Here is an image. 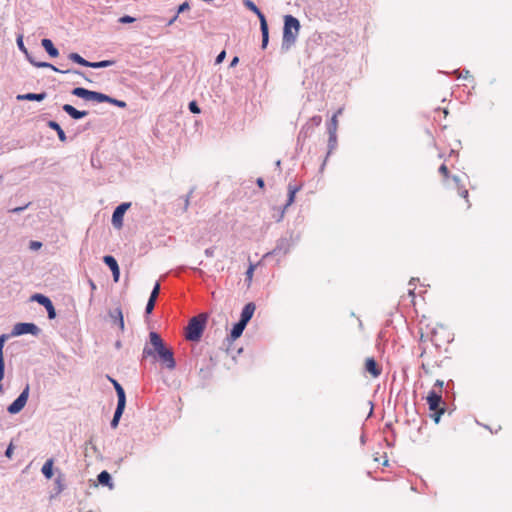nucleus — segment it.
Listing matches in <instances>:
<instances>
[{
  "label": "nucleus",
  "mask_w": 512,
  "mask_h": 512,
  "mask_svg": "<svg viewBox=\"0 0 512 512\" xmlns=\"http://www.w3.org/2000/svg\"><path fill=\"white\" fill-rule=\"evenodd\" d=\"M159 291H160V283L159 282H156L152 291H151V294L149 296V299H152V300H155L157 299L158 297V294H159Z\"/></svg>",
  "instance_id": "obj_40"
},
{
  "label": "nucleus",
  "mask_w": 512,
  "mask_h": 512,
  "mask_svg": "<svg viewBox=\"0 0 512 512\" xmlns=\"http://www.w3.org/2000/svg\"><path fill=\"white\" fill-rule=\"evenodd\" d=\"M150 345H145L142 351V359L152 357L154 360H158L168 370H174L176 368V360L174 358L173 350L166 346L161 336L151 331L149 333Z\"/></svg>",
  "instance_id": "obj_1"
},
{
  "label": "nucleus",
  "mask_w": 512,
  "mask_h": 512,
  "mask_svg": "<svg viewBox=\"0 0 512 512\" xmlns=\"http://www.w3.org/2000/svg\"><path fill=\"white\" fill-rule=\"evenodd\" d=\"M226 57V51L225 50H222L217 56H216V59H215V64H220L224 61Z\"/></svg>",
  "instance_id": "obj_47"
},
{
  "label": "nucleus",
  "mask_w": 512,
  "mask_h": 512,
  "mask_svg": "<svg viewBox=\"0 0 512 512\" xmlns=\"http://www.w3.org/2000/svg\"><path fill=\"white\" fill-rule=\"evenodd\" d=\"M419 281L418 278H411V280L409 281V285L410 286H414L416 284V282Z\"/></svg>",
  "instance_id": "obj_62"
},
{
  "label": "nucleus",
  "mask_w": 512,
  "mask_h": 512,
  "mask_svg": "<svg viewBox=\"0 0 512 512\" xmlns=\"http://www.w3.org/2000/svg\"><path fill=\"white\" fill-rule=\"evenodd\" d=\"M136 21V18L130 15H123L118 19V22L121 24H130L134 23Z\"/></svg>",
  "instance_id": "obj_39"
},
{
  "label": "nucleus",
  "mask_w": 512,
  "mask_h": 512,
  "mask_svg": "<svg viewBox=\"0 0 512 512\" xmlns=\"http://www.w3.org/2000/svg\"><path fill=\"white\" fill-rule=\"evenodd\" d=\"M195 191V187H192L188 194L186 196L183 197V202H184V206H183V211H186L189 207V203H190V198L192 196V194L194 193Z\"/></svg>",
  "instance_id": "obj_37"
},
{
  "label": "nucleus",
  "mask_w": 512,
  "mask_h": 512,
  "mask_svg": "<svg viewBox=\"0 0 512 512\" xmlns=\"http://www.w3.org/2000/svg\"><path fill=\"white\" fill-rule=\"evenodd\" d=\"M239 62V58L237 56L233 57L231 62H230V67H234L238 64Z\"/></svg>",
  "instance_id": "obj_59"
},
{
  "label": "nucleus",
  "mask_w": 512,
  "mask_h": 512,
  "mask_svg": "<svg viewBox=\"0 0 512 512\" xmlns=\"http://www.w3.org/2000/svg\"><path fill=\"white\" fill-rule=\"evenodd\" d=\"M254 272V265H250L246 271V279L251 281Z\"/></svg>",
  "instance_id": "obj_51"
},
{
  "label": "nucleus",
  "mask_w": 512,
  "mask_h": 512,
  "mask_svg": "<svg viewBox=\"0 0 512 512\" xmlns=\"http://www.w3.org/2000/svg\"><path fill=\"white\" fill-rule=\"evenodd\" d=\"M34 66L37 68H49L51 66V63L44 62V61H37L34 63Z\"/></svg>",
  "instance_id": "obj_50"
},
{
  "label": "nucleus",
  "mask_w": 512,
  "mask_h": 512,
  "mask_svg": "<svg viewBox=\"0 0 512 512\" xmlns=\"http://www.w3.org/2000/svg\"><path fill=\"white\" fill-rule=\"evenodd\" d=\"M71 94L86 101H94L97 103H104V100H107V94L98 91H92L84 87L73 88Z\"/></svg>",
  "instance_id": "obj_5"
},
{
  "label": "nucleus",
  "mask_w": 512,
  "mask_h": 512,
  "mask_svg": "<svg viewBox=\"0 0 512 512\" xmlns=\"http://www.w3.org/2000/svg\"><path fill=\"white\" fill-rule=\"evenodd\" d=\"M313 130V125L306 123L301 130L299 131L297 141L298 143L304 141L306 138H308Z\"/></svg>",
  "instance_id": "obj_27"
},
{
  "label": "nucleus",
  "mask_w": 512,
  "mask_h": 512,
  "mask_svg": "<svg viewBox=\"0 0 512 512\" xmlns=\"http://www.w3.org/2000/svg\"><path fill=\"white\" fill-rule=\"evenodd\" d=\"M108 378H109V380L111 381V383L114 386V389H115L116 394H117V400H126L125 390L122 387V385L117 380H115V379H113L111 377H108Z\"/></svg>",
  "instance_id": "obj_28"
},
{
  "label": "nucleus",
  "mask_w": 512,
  "mask_h": 512,
  "mask_svg": "<svg viewBox=\"0 0 512 512\" xmlns=\"http://www.w3.org/2000/svg\"><path fill=\"white\" fill-rule=\"evenodd\" d=\"M408 295H409L410 297H412L413 299L415 298V290H414V288H413V289H409V291H408Z\"/></svg>",
  "instance_id": "obj_64"
},
{
  "label": "nucleus",
  "mask_w": 512,
  "mask_h": 512,
  "mask_svg": "<svg viewBox=\"0 0 512 512\" xmlns=\"http://www.w3.org/2000/svg\"><path fill=\"white\" fill-rule=\"evenodd\" d=\"M155 300L148 299L145 307V315H150L155 307Z\"/></svg>",
  "instance_id": "obj_42"
},
{
  "label": "nucleus",
  "mask_w": 512,
  "mask_h": 512,
  "mask_svg": "<svg viewBox=\"0 0 512 512\" xmlns=\"http://www.w3.org/2000/svg\"><path fill=\"white\" fill-rule=\"evenodd\" d=\"M8 339L7 334L0 335V382H2L4 375H5V362H4V355H3V348L5 345L6 340ZM3 392V386L2 383H0V393Z\"/></svg>",
  "instance_id": "obj_15"
},
{
  "label": "nucleus",
  "mask_w": 512,
  "mask_h": 512,
  "mask_svg": "<svg viewBox=\"0 0 512 512\" xmlns=\"http://www.w3.org/2000/svg\"><path fill=\"white\" fill-rule=\"evenodd\" d=\"M97 480L100 485L107 486L110 489H112L114 486L113 482H112L111 475L106 470H104L98 474Z\"/></svg>",
  "instance_id": "obj_24"
},
{
  "label": "nucleus",
  "mask_w": 512,
  "mask_h": 512,
  "mask_svg": "<svg viewBox=\"0 0 512 512\" xmlns=\"http://www.w3.org/2000/svg\"><path fill=\"white\" fill-rule=\"evenodd\" d=\"M204 253L207 257H213L214 256V248L209 247V248L205 249Z\"/></svg>",
  "instance_id": "obj_55"
},
{
  "label": "nucleus",
  "mask_w": 512,
  "mask_h": 512,
  "mask_svg": "<svg viewBox=\"0 0 512 512\" xmlns=\"http://www.w3.org/2000/svg\"><path fill=\"white\" fill-rule=\"evenodd\" d=\"M426 400L429 406V410H439L440 408H445L442 394L440 391L432 389L428 393Z\"/></svg>",
  "instance_id": "obj_11"
},
{
  "label": "nucleus",
  "mask_w": 512,
  "mask_h": 512,
  "mask_svg": "<svg viewBox=\"0 0 512 512\" xmlns=\"http://www.w3.org/2000/svg\"><path fill=\"white\" fill-rule=\"evenodd\" d=\"M208 316L204 313L193 316L186 327L185 338L192 342L201 339L207 324Z\"/></svg>",
  "instance_id": "obj_3"
},
{
  "label": "nucleus",
  "mask_w": 512,
  "mask_h": 512,
  "mask_svg": "<svg viewBox=\"0 0 512 512\" xmlns=\"http://www.w3.org/2000/svg\"><path fill=\"white\" fill-rule=\"evenodd\" d=\"M25 55V58L27 59V61L34 66V63L37 62V60H35V58L31 55V53H29V51L27 50V54H24Z\"/></svg>",
  "instance_id": "obj_53"
},
{
  "label": "nucleus",
  "mask_w": 512,
  "mask_h": 512,
  "mask_svg": "<svg viewBox=\"0 0 512 512\" xmlns=\"http://www.w3.org/2000/svg\"><path fill=\"white\" fill-rule=\"evenodd\" d=\"M103 262L105 263V265H107L109 267V269L111 270L112 272V276H113V280L115 282H118L119 279H120V268H119V265H118V262L117 260L115 259L114 256L112 255H105L103 257Z\"/></svg>",
  "instance_id": "obj_12"
},
{
  "label": "nucleus",
  "mask_w": 512,
  "mask_h": 512,
  "mask_svg": "<svg viewBox=\"0 0 512 512\" xmlns=\"http://www.w3.org/2000/svg\"><path fill=\"white\" fill-rule=\"evenodd\" d=\"M88 282H89V285H90L91 289H92V290H96V284L94 283V281H93V280H91V279H89V281H88Z\"/></svg>",
  "instance_id": "obj_63"
},
{
  "label": "nucleus",
  "mask_w": 512,
  "mask_h": 512,
  "mask_svg": "<svg viewBox=\"0 0 512 512\" xmlns=\"http://www.w3.org/2000/svg\"><path fill=\"white\" fill-rule=\"evenodd\" d=\"M104 102L110 103V104L120 107V108H125L127 106V103L125 101L113 98L109 95H107V100H104Z\"/></svg>",
  "instance_id": "obj_34"
},
{
  "label": "nucleus",
  "mask_w": 512,
  "mask_h": 512,
  "mask_svg": "<svg viewBox=\"0 0 512 512\" xmlns=\"http://www.w3.org/2000/svg\"><path fill=\"white\" fill-rule=\"evenodd\" d=\"M336 117H337L336 114L333 115V117L331 119V122L328 125V128H327L328 134H330L331 132L336 133V131H337V120H336Z\"/></svg>",
  "instance_id": "obj_38"
},
{
  "label": "nucleus",
  "mask_w": 512,
  "mask_h": 512,
  "mask_svg": "<svg viewBox=\"0 0 512 512\" xmlns=\"http://www.w3.org/2000/svg\"><path fill=\"white\" fill-rule=\"evenodd\" d=\"M246 326H247V324L238 320L236 323L233 324L232 329H231L230 334L228 335L227 339L230 341H235L236 339H238L242 335Z\"/></svg>",
  "instance_id": "obj_19"
},
{
  "label": "nucleus",
  "mask_w": 512,
  "mask_h": 512,
  "mask_svg": "<svg viewBox=\"0 0 512 512\" xmlns=\"http://www.w3.org/2000/svg\"><path fill=\"white\" fill-rule=\"evenodd\" d=\"M42 247V243L40 241H30L29 248L31 250H39Z\"/></svg>",
  "instance_id": "obj_46"
},
{
  "label": "nucleus",
  "mask_w": 512,
  "mask_h": 512,
  "mask_svg": "<svg viewBox=\"0 0 512 512\" xmlns=\"http://www.w3.org/2000/svg\"><path fill=\"white\" fill-rule=\"evenodd\" d=\"M31 300L37 302L38 304L42 305L46 309L49 319L56 318V315H57L56 310H55V307L49 297H47L43 294H40V293H36V294L32 295Z\"/></svg>",
  "instance_id": "obj_8"
},
{
  "label": "nucleus",
  "mask_w": 512,
  "mask_h": 512,
  "mask_svg": "<svg viewBox=\"0 0 512 512\" xmlns=\"http://www.w3.org/2000/svg\"><path fill=\"white\" fill-rule=\"evenodd\" d=\"M115 64L114 60H101L97 62H90L89 68L100 69L107 68Z\"/></svg>",
  "instance_id": "obj_31"
},
{
  "label": "nucleus",
  "mask_w": 512,
  "mask_h": 512,
  "mask_svg": "<svg viewBox=\"0 0 512 512\" xmlns=\"http://www.w3.org/2000/svg\"><path fill=\"white\" fill-rule=\"evenodd\" d=\"M451 178H452V180L454 181V183L456 184L457 189L459 188V186H463V185L461 184V179H460V177H459V176H457V175H452V176H451Z\"/></svg>",
  "instance_id": "obj_54"
},
{
  "label": "nucleus",
  "mask_w": 512,
  "mask_h": 512,
  "mask_svg": "<svg viewBox=\"0 0 512 512\" xmlns=\"http://www.w3.org/2000/svg\"><path fill=\"white\" fill-rule=\"evenodd\" d=\"M365 371L373 377H378L382 372L377 361L373 357H369L365 360Z\"/></svg>",
  "instance_id": "obj_17"
},
{
  "label": "nucleus",
  "mask_w": 512,
  "mask_h": 512,
  "mask_svg": "<svg viewBox=\"0 0 512 512\" xmlns=\"http://www.w3.org/2000/svg\"><path fill=\"white\" fill-rule=\"evenodd\" d=\"M190 8V5L187 1H184L182 4H180L177 8V14L183 13L184 11L188 10Z\"/></svg>",
  "instance_id": "obj_44"
},
{
  "label": "nucleus",
  "mask_w": 512,
  "mask_h": 512,
  "mask_svg": "<svg viewBox=\"0 0 512 512\" xmlns=\"http://www.w3.org/2000/svg\"><path fill=\"white\" fill-rule=\"evenodd\" d=\"M256 310V305L254 302H249L244 305L242 308V311L240 313V319L239 321H242L245 324H248L251 318L254 315V312Z\"/></svg>",
  "instance_id": "obj_16"
},
{
  "label": "nucleus",
  "mask_w": 512,
  "mask_h": 512,
  "mask_svg": "<svg viewBox=\"0 0 512 512\" xmlns=\"http://www.w3.org/2000/svg\"><path fill=\"white\" fill-rule=\"evenodd\" d=\"M439 173L442 174L445 178L450 177L449 170L445 164H442L439 169Z\"/></svg>",
  "instance_id": "obj_45"
},
{
  "label": "nucleus",
  "mask_w": 512,
  "mask_h": 512,
  "mask_svg": "<svg viewBox=\"0 0 512 512\" xmlns=\"http://www.w3.org/2000/svg\"><path fill=\"white\" fill-rule=\"evenodd\" d=\"M41 45L51 58H56L59 56V50L55 47L51 39L43 38L41 40Z\"/></svg>",
  "instance_id": "obj_20"
},
{
  "label": "nucleus",
  "mask_w": 512,
  "mask_h": 512,
  "mask_svg": "<svg viewBox=\"0 0 512 512\" xmlns=\"http://www.w3.org/2000/svg\"><path fill=\"white\" fill-rule=\"evenodd\" d=\"M298 239L299 236H296L294 238V233L292 231L288 232V236H283L279 238L276 242L274 249L270 252H267L263 256V259L267 260L272 256H285L290 252L291 248L296 244Z\"/></svg>",
  "instance_id": "obj_4"
},
{
  "label": "nucleus",
  "mask_w": 512,
  "mask_h": 512,
  "mask_svg": "<svg viewBox=\"0 0 512 512\" xmlns=\"http://www.w3.org/2000/svg\"><path fill=\"white\" fill-rule=\"evenodd\" d=\"M27 207H28V204L24 205V206L15 207V208L10 209L9 212L12 214H19L22 211H24Z\"/></svg>",
  "instance_id": "obj_49"
},
{
  "label": "nucleus",
  "mask_w": 512,
  "mask_h": 512,
  "mask_svg": "<svg viewBox=\"0 0 512 512\" xmlns=\"http://www.w3.org/2000/svg\"><path fill=\"white\" fill-rule=\"evenodd\" d=\"M30 392L29 384H26L18 397L7 407V412L11 415L18 414L25 407Z\"/></svg>",
  "instance_id": "obj_6"
},
{
  "label": "nucleus",
  "mask_w": 512,
  "mask_h": 512,
  "mask_svg": "<svg viewBox=\"0 0 512 512\" xmlns=\"http://www.w3.org/2000/svg\"><path fill=\"white\" fill-rule=\"evenodd\" d=\"M40 332L41 329L36 324L30 322H20L14 325L11 336H21L25 334L38 336Z\"/></svg>",
  "instance_id": "obj_7"
},
{
  "label": "nucleus",
  "mask_w": 512,
  "mask_h": 512,
  "mask_svg": "<svg viewBox=\"0 0 512 512\" xmlns=\"http://www.w3.org/2000/svg\"><path fill=\"white\" fill-rule=\"evenodd\" d=\"M119 421H120L119 419L113 417L112 420H111V423H110L111 427L112 428H116L118 423H119Z\"/></svg>",
  "instance_id": "obj_58"
},
{
  "label": "nucleus",
  "mask_w": 512,
  "mask_h": 512,
  "mask_svg": "<svg viewBox=\"0 0 512 512\" xmlns=\"http://www.w3.org/2000/svg\"><path fill=\"white\" fill-rule=\"evenodd\" d=\"M179 15L176 13V15H174L167 23L168 26H171L177 19H178Z\"/></svg>",
  "instance_id": "obj_60"
},
{
  "label": "nucleus",
  "mask_w": 512,
  "mask_h": 512,
  "mask_svg": "<svg viewBox=\"0 0 512 512\" xmlns=\"http://www.w3.org/2000/svg\"><path fill=\"white\" fill-rule=\"evenodd\" d=\"M256 184L259 188L263 189L265 187V181L263 178L259 177L256 180Z\"/></svg>",
  "instance_id": "obj_56"
},
{
  "label": "nucleus",
  "mask_w": 512,
  "mask_h": 512,
  "mask_svg": "<svg viewBox=\"0 0 512 512\" xmlns=\"http://www.w3.org/2000/svg\"><path fill=\"white\" fill-rule=\"evenodd\" d=\"M49 69L55 71V72H58V73H62V74H77V75H80L82 77H85L84 76V73L80 70H76V69H65V70H62V69H59L58 67H56L55 65L51 64V66L49 67Z\"/></svg>",
  "instance_id": "obj_32"
},
{
  "label": "nucleus",
  "mask_w": 512,
  "mask_h": 512,
  "mask_svg": "<svg viewBox=\"0 0 512 512\" xmlns=\"http://www.w3.org/2000/svg\"><path fill=\"white\" fill-rule=\"evenodd\" d=\"M301 28L300 21L293 15L284 16L283 36L281 50L289 51L296 43Z\"/></svg>",
  "instance_id": "obj_2"
},
{
  "label": "nucleus",
  "mask_w": 512,
  "mask_h": 512,
  "mask_svg": "<svg viewBox=\"0 0 512 512\" xmlns=\"http://www.w3.org/2000/svg\"><path fill=\"white\" fill-rule=\"evenodd\" d=\"M312 121L314 122V125H319L321 123V117L315 116L312 118Z\"/></svg>",
  "instance_id": "obj_61"
},
{
  "label": "nucleus",
  "mask_w": 512,
  "mask_h": 512,
  "mask_svg": "<svg viewBox=\"0 0 512 512\" xmlns=\"http://www.w3.org/2000/svg\"><path fill=\"white\" fill-rule=\"evenodd\" d=\"M188 109L193 114H199L201 112V109H200L197 101H195V100H192L189 102Z\"/></svg>",
  "instance_id": "obj_36"
},
{
  "label": "nucleus",
  "mask_w": 512,
  "mask_h": 512,
  "mask_svg": "<svg viewBox=\"0 0 512 512\" xmlns=\"http://www.w3.org/2000/svg\"><path fill=\"white\" fill-rule=\"evenodd\" d=\"M131 206V203L129 202H123L119 204L112 213V225L120 229L123 226V217L125 212L128 210V208Z\"/></svg>",
  "instance_id": "obj_9"
},
{
  "label": "nucleus",
  "mask_w": 512,
  "mask_h": 512,
  "mask_svg": "<svg viewBox=\"0 0 512 512\" xmlns=\"http://www.w3.org/2000/svg\"><path fill=\"white\" fill-rule=\"evenodd\" d=\"M434 413L432 415L435 423H439L441 416L445 413V408H440L439 410H432Z\"/></svg>",
  "instance_id": "obj_41"
},
{
  "label": "nucleus",
  "mask_w": 512,
  "mask_h": 512,
  "mask_svg": "<svg viewBox=\"0 0 512 512\" xmlns=\"http://www.w3.org/2000/svg\"><path fill=\"white\" fill-rule=\"evenodd\" d=\"M47 94L46 92L41 93H26V94H19L17 95V100L19 101H43L46 98Z\"/></svg>",
  "instance_id": "obj_21"
},
{
  "label": "nucleus",
  "mask_w": 512,
  "mask_h": 512,
  "mask_svg": "<svg viewBox=\"0 0 512 512\" xmlns=\"http://www.w3.org/2000/svg\"><path fill=\"white\" fill-rule=\"evenodd\" d=\"M68 59H70L74 63H76L78 65H81L83 67H89L90 66V61L84 59L79 53H76V52H71L68 55Z\"/></svg>",
  "instance_id": "obj_26"
},
{
  "label": "nucleus",
  "mask_w": 512,
  "mask_h": 512,
  "mask_svg": "<svg viewBox=\"0 0 512 512\" xmlns=\"http://www.w3.org/2000/svg\"><path fill=\"white\" fill-rule=\"evenodd\" d=\"M53 459H47L44 465L42 466L41 472L45 476V478L50 479L53 476Z\"/></svg>",
  "instance_id": "obj_29"
},
{
  "label": "nucleus",
  "mask_w": 512,
  "mask_h": 512,
  "mask_svg": "<svg viewBox=\"0 0 512 512\" xmlns=\"http://www.w3.org/2000/svg\"><path fill=\"white\" fill-rule=\"evenodd\" d=\"M109 316L112 319L113 323L117 325L121 331H124L125 323L123 313L120 307L115 308L109 312Z\"/></svg>",
  "instance_id": "obj_18"
},
{
  "label": "nucleus",
  "mask_w": 512,
  "mask_h": 512,
  "mask_svg": "<svg viewBox=\"0 0 512 512\" xmlns=\"http://www.w3.org/2000/svg\"><path fill=\"white\" fill-rule=\"evenodd\" d=\"M16 43H17V47L18 49L23 53V54H27V48L26 46L24 45V41H23V34H18L17 35V38H16Z\"/></svg>",
  "instance_id": "obj_35"
},
{
  "label": "nucleus",
  "mask_w": 512,
  "mask_h": 512,
  "mask_svg": "<svg viewBox=\"0 0 512 512\" xmlns=\"http://www.w3.org/2000/svg\"><path fill=\"white\" fill-rule=\"evenodd\" d=\"M301 187H302L301 185H293V184L289 183L288 197H287L286 203L281 208L279 217L276 219L277 222H280L283 219L286 209L294 203L295 196H296L297 192L300 191Z\"/></svg>",
  "instance_id": "obj_10"
},
{
  "label": "nucleus",
  "mask_w": 512,
  "mask_h": 512,
  "mask_svg": "<svg viewBox=\"0 0 512 512\" xmlns=\"http://www.w3.org/2000/svg\"><path fill=\"white\" fill-rule=\"evenodd\" d=\"M125 406H126V400H117V406H116V409L114 411L113 417H115V418L120 420L122 415H123Z\"/></svg>",
  "instance_id": "obj_33"
},
{
  "label": "nucleus",
  "mask_w": 512,
  "mask_h": 512,
  "mask_svg": "<svg viewBox=\"0 0 512 512\" xmlns=\"http://www.w3.org/2000/svg\"><path fill=\"white\" fill-rule=\"evenodd\" d=\"M47 126H48L50 129H52V130L56 131L57 136H58V138H59V140H60L61 142H66V141H67V136H66V134H65L64 130L62 129V127L59 125V123H58V122H56V121H54V120H49V121L47 122Z\"/></svg>",
  "instance_id": "obj_23"
},
{
  "label": "nucleus",
  "mask_w": 512,
  "mask_h": 512,
  "mask_svg": "<svg viewBox=\"0 0 512 512\" xmlns=\"http://www.w3.org/2000/svg\"><path fill=\"white\" fill-rule=\"evenodd\" d=\"M243 4L248 10L252 11L257 15L260 24H262V21H267L264 13L257 7V5L252 0H244Z\"/></svg>",
  "instance_id": "obj_22"
},
{
  "label": "nucleus",
  "mask_w": 512,
  "mask_h": 512,
  "mask_svg": "<svg viewBox=\"0 0 512 512\" xmlns=\"http://www.w3.org/2000/svg\"><path fill=\"white\" fill-rule=\"evenodd\" d=\"M62 110L67 113L73 120H80L88 115L86 110H78L70 104H64Z\"/></svg>",
  "instance_id": "obj_14"
},
{
  "label": "nucleus",
  "mask_w": 512,
  "mask_h": 512,
  "mask_svg": "<svg viewBox=\"0 0 512 512\" xmlns=\"http://www.w3.org/2000/svg\"><path fill=\"white\" fill-rule=\"evenodd\" d=\"M443 386H444V381L437 379L434 383L433 389L440 391L442 393Z\"/></svg>",
  "instance_id": "obj_48"
},
{
  "label": "nucleus",
  "mask_w": 512,
  "mask_h": 512,
  "mask_svg": "<svg viewBox=\"0 0 512 512\" xmlns=\"http://www.w3.org/2000/svg\"><path fill=\"white\" fill-rule=\"evenodd\" d=\"M458 78L470 79V78H472V76H471L469 70L464 69L461 71V74L458 76Z\"/></svg>",
  "instance_id": "obj_52"
},
{
  "label": "nucleus",
  "mask_w": 512,
  "mask_h": 512,
  "mask_svg": "<svg viewBox=\"0 0 512 512\" xmlns=\"http://www.w3.org/2000/svg\"><path fill=\"white\" fill-rule=\"evenodd\" d=\"M457 190H458L459 196L466 199V201L468 202V195H469L468 190L465 189L464 186H459V188Z\"/></svg>",
  "instance_id": "obj_43"
},
{
  "label": "nucleus",
  "mask_w": 512,
  "mask_h": 512,
  "mask_svg": "<svg viewBox=\"0 0 512 512\" xmlns=\"http://www.w3.org/2000/svg\"><path fill=\"white\" fill-rule=\"evenodd\" d=\"M260 30L262 34L261 47L262 49H265L269 43V27L267 21H262V24H260Z\"/></svg>",
  "instance_id": "obj_25"
},
{
  "label": "nucleus",
  "mask_w": 512,
  "mask_h": 512,
  "mask_svg": "<svg viewBox=\"0 0 512 512\" xmlns=\"http://www.w3.org/2000/svg\"><path fill=\"white\" fill-rule=\"evenodd\" d=\"M15 450H5L4 455L7 459H11Z\"/></svg>",
  "instance_id": "obj_57"
},
{
  "label": "nucleus",
  "mask_w": 512,
  "mask_h": 512,
  "mask_svg": "<svg viewBox=\"0 0 512 512\" xmlns=\"http://www.w3.org/2000/svg\"><path fill=\"white\" fill-rule=\"evenodd\" d=\"M65 488H66L65 476L63 473L58 471L57 476L54 480V488H53V492L50 495V498L52 499V498L59 496L64 491Z\"/></svg>",
  "instance_id": "obj_13"
},
{
  "label": "nucleus",
  "mask_w": 512,
  "mask_h": 512,
  "mask_svg": "<svg viewBox=\"0 0 512 512\" xmlns=\"http://www.w3.org/2000/svg\"><path fill=\"white\" fill-rule=\"evenodd\" d=\"M337 147V134L331 132L328 138V152L326 155V159L330 156L334 149Z\"/></svg>",
  "instance_id": "obj_30"
}]
</instances>
